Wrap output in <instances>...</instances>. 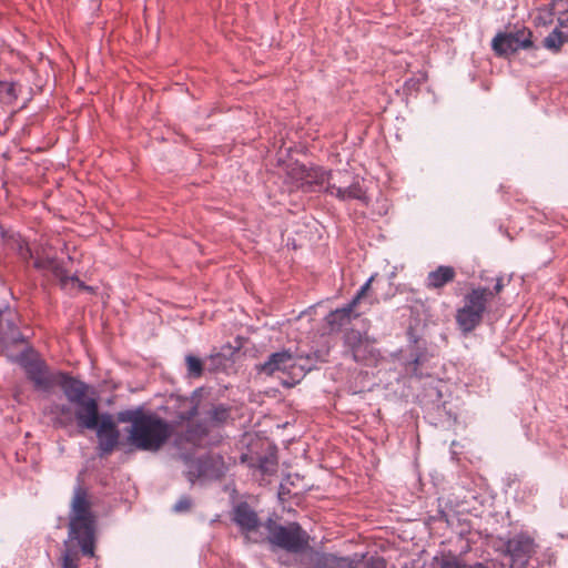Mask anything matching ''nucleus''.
<instances>
[{
  "label": "nucleus",
  "instance_id": "obj_6",
  "mask_svg": "<svg viewBox=\"0 0 568 568\" xmlns=\"http://www.w3.org/2000/svg\"><path fill=\"white\" fill-rule=\"evenodd\" d=\"M373 280V276L369 277L347 305L341 308H336L325 316V323L332 332L341 331L344 326L351 324L353 320L361 316V312L357 311V306L367 295Z\"/></svg>",
  "mask_w": 568,
  "mask_h": 568
},
{
  "label": "nucleus",
  "instance_id": "obj_18",
  "mask_svg": "<svg viewBox=\"0 0 568 568\" xmlns=\"http://www.w3.org/2000/svg\"><path fill=\"white\" fill-rule=\"evenodd\" d=\"M312 561L315 568H355L359 560L348 557H337L332 554H313Z\"/></svg>",
  "mask_w": 568,
  "mask_h": 568
},
{
  "label": "nucleus",
  "instance_id": "obj_33",
  "mask_svg": "<svg viewBox=\"0 0 568 568\" xmlns=\"http://www.w3.org/2000/svg\"><path fill=\"white\" fill-rule=\"evenodd\" d=\"M504 278L503 277H497L496 278V284L494 286V290L491 291L493 292V297L495 295H498L503 290H504Z\"/></svg>",
  "mask_w": 568,
  "mask_h": 568
},
{
  "label": "nucleus",
  "instance_id": "obj_11",
  "mask_svg": "<svg viewBox=\"0 0 568 568\" xmlns=\"http://www.w3.org/2000/svg\"><path fill=\"white\" fill-rule=\"evenodd\" d=\"M491 45L498 55L528 49L532 45L531 32L527 29H520L516 32L499 33L493 39Z\"/></svg>",
  "mask_w": 568,
  "mask_h": 568
},
{
  "label": "nucleus",
  "instance_id": "obj_17",
  "mask_svg": "<svg viewBox=\"0 0 568 568\" xmlns=\"http://www.w3.org/2000/svg\"><path fill=\"white\" fill-rule=\"evenodd\" d=\"M326 191L341 201L358 200L364 202L367 200L366 191L363 189L358 181H354L348 186H342L337 185L334 179L332 182H328Z\"/></svg>",
  "mask_w": 568,
  "mask_h": 568
},
{
  "label": "nucleus",
  "instance_id": "obj_27",
  "mask_svg": "<svg viewBox=\"0 0 568 568\" xmlns=\"http://www.w3.org/2000/svg\"><path fill=\"white\" fill-rule=\"evenodd\" d=\"M187 374L191 377H200L203 374V363L202 361L193 355H187L185 357Z\"/></svg>",
  "mask_w": 568,
  "mask_h": 568
},
{
  "label": "nucleus",
  "instance_id": "obj_2",
  "mask_svg": "<svg viewBox=\"0 0 568 568\" xmlns=\"http://www.w3.org/2000/svg\"><path fill=\"white\" fill-rule=\"evenodd\" d=\"M97 541V518L91 496L81 484L74 487L70 503L68 539L61 568H79V552L93 557Z\"/></svg>",
  "mask_w": 568,
  "mask_h": 568
},
{
  "label": "nucleus",
  "instance_id": "obj_26",
  "mask_svg": "<svg viewBox=\"0 0 568 568\" xmlns=\"http://www.w3.org/2000/svg\"><path fill=\"white\" fill-rule=\"evenodd\" d=\"M366 338L367 336L363 335L361 332L349 329L344 335V344L352 352Z\"/></svg>",
  "mask_w": 568,
  "mask_h": 568
},
{
  "label": "nucleus",
  "instance_id": "obj_23",
  "mask_svg": "<svg viewBox=\"0 0 568 568\" xmlns=\"http://www.w3.org/2000/svg\"><path fill=\"white\" fill-rule=\"evenodd\" d=\"M567 41L568 37L558 28H556L544 39V47L554 52H558Z\"/></svg>",
  "mask_w": 568,
  "mask_h": 568
},
{
  "label": "nucleus",
  "instance_id": "obj_15",
  "mask_svg": "<svg viewBox=\"0 0 568 568\" xmlns=\"http://www.w3.org/2000/svg\"><path fill=\"white\" fill-rule=\"evenodd\" d=\"M493 300V292L486 287L471 288L464 296L463 306L471 312H477L479 316H484L487 305Z\"/></svg>",
  "mask_w": 568,
  "mask_h": 568
},
{
  "label": "nucleus",
  "instance_id": "obj_7",
  "mask_svg": "<svg viewBox=\"0 0 568 568\" xmlns=\"http://www.w3.org/2000/svg\"><path fill=\"white\" fill-rule=\"evenodd\" d=\"M537 549L538 545L528 532H519L505 542L504 555L510 558L513 567L527 568Z\"/></svg>",
  "mask_w": 568,
  "mask_h": 568
},
{
  "label": "nucleus",
  "instance_id": "obj_25",
  "mask_svg": "<svg viewBox=\"0 0 568 568\" xmlns=\"http://www.w3.org/2000/svg\"><path fill=\"white\" fill-rule=\"evenodd\" d=\"M205 463H199L197 459L190 462L187 467V478L193 484L196 479L205 478Z\"/></svg>",
  "mask_w": 568,
  "mask_h": 568
},
{
  "label": "nucleus",
  "instance_id": "obj_22",
  "mask_svg": "<svg viewBox=\"0 0 568 568\" xmlns=\"http://www.w3.org/2000/svg\"><path fill=\"white\" fill-rule=\"evenodd\" d=\"M355 362L369 364L377 359L378 352L374 347V342L368 337L364 339L359 346H356L354 351L351 352Z\"/></svg>",
  "mask_w": 568,
  "mask_h": 568
},
{
  "label": "nucleus",
  "instance_id": "obj_19",
  "mask_svg": "<svg viewBox=\"0 0 568 568\" xmlns=\"http://www.w3.org/2000/svg\"><path fill=\"white\" fill-rule=\"evenodd\" d=\"M456 277V271L452 266L440 265L428 273L425 286L428 290H440Z\"/></svg>",
  "mask_w": 568,
  "mask_h": 568
},
{
  "label": "nucleus",
  "instance_id": "obj_30",
  "mask_svg": "<svg viewBox=\"0 0 568 568\" xmlns=\"http://www.w3.org/2000/svg\"><path fill=\"white\" fill-rule=\"evenodd\" d=\"M192 508V499L187 496H182L173 506L175 513H186Z\"/></svg>",
  "mask_w": 568,
  "mask_h": 568
},
{
  "label": "nucleus",
  "instance_id": "obj_29",
  "mask_svg": "<svg viewBox=\"0 0 568 568\" xmlns=\"http://www.w3.org/2000/svg\"><path fill=\"white\" fill-rule=\"evenodd\" d=\"M229 409L222 405L215 406L210 410L211 419L215 423H223L227 419Z\"/></svg>",
  "mask_w": 568,
  "mask_h": 568
},
{
  "label": "nucleus",
  "instance_id": "obj_14",
  "mask_svg": "<svg viewBox=\"0 0 568 568\" xmlns=\"http://www.w3.org/2000/svg\"><path fill=\"white\" fill-rule=\"evenodd\" d=\"M233 520L237 526H240L247 540L253 542H257L260 540L252 536V534L256 532L257 528L261 526L257 514L246 503H241L234 508Z\"/></svg>",
  "mask_w": 568,
  "mask_h": 568
},
{
  "label": "nucleus",
  "instance_id": "obj_32",
  "mask_svg": "<svg viewBox=\"0 0 568 568\" xmlns=\"http://www.w3.org/2000/svg\"><path fill=\"white\" fill-rule=\"evenodd\" d=\"M363 568H386V561L381 557H371L366 560Z\"/></svg>",
  "mask_w": 568,
  "mask_h": 568
},
{
  "label": "nucleus",
  "instance_id": "obj_3",
  "mask_svg": "<svg viewBox=\"0 0 568 568\" xmlns=\"http://www.w3.org/2000/svg\"><path fill=\"white\" fill-rule=\"evenodd\" d=\"M57 386L62 389L68 402L75 406V417L79 427L95 426L99 404L97 398L88 396L89 386L62 372L59 373Z\"/></svg>",
  "mask_w": 568,
  "mask_h": 568
},
{
  "label": "nucleus",
  "instance_id": "obj_24",
  "mask_svg": "<svg viewBox=\"0 0 568 568\" xmlns=\"http://www.w3.org/2000/svg\"><path fill=\"white\" fill-rule=\"evenodd\" d=\"M199 463H205V478H219L222 470L217 467L220 460L213 457L199 458Z\"/></svg>",
  "mask_w": 568,
  "mask_h": 568
},
{
  "label": "nucleus",
  "instance_id": "obj_31",
  "mask_svg": "<svg viewBox=\"0 0 568 568\" xmlns=\"http://www.w3.org/2000/svg\"><path fill=\"white\" fill-rule=\"evenodd\" d=\"M277 463L273 458H265L260 464V469L265 474H273L276 471Z\"/></svg>",
  "mask_w": 568,
  "mask_h": 568
},
{
  "label": "nucleus",
  "instance_id": "obj_9",
  "mask_svg": "<svg viewBox=\"0 0 568 568\" xmlns=\"http://www.w3.org/2000/svg\"><path fill=\"white\" fill-rule=\"evenodd\" d=\"M290 178L295 182L297 189L311 192L314 186L327 184L334 180V174L322 168H306L302 164H294L290 172Z\"/></svg>",
  "mask_w": 568,
  "mask_h": 568
},
{
  "label": "nucleus",
  "instance_id": "obj_16",
  "mask_svg": "<svg viewBox=\"0 0 568 568\" xmlns=\"http://www.w3.org/2000/svg\"><path fill=\"white\" fill-rule=\"evenodd\" d=\"M493 300V292L486 287L471 288L464 296L463 306L471 312H477L479 316H484L487 305Z\"/></svg>",
  "mask_w": 568,
  "mask_h": 568
},
{
  "label": "nucleus",
  "instance_id": "obj_12",
  "mask_svg": "<svg viewBox=\"0 0 568 568\" xmlns=\"http://www.w3.org/2000/svg\"><path fill=\"white\" fill-rule=\"evenodd\" d=\"M18 315L11 310H0V344L3 349L11 345H24L26 338L17 325Z\"/></svg>",
  "mask_w": 568,
  "mask_h": 568
},
{
  "label": "nucleus",
  "instance_id": "obj_21",
  "mask_svg": "<svg viewBox=\"0 0 568 568\" xmlns=\"http://www.w3.org/2000/svg\"><path fill=\"white\" fill-rule=\"evenodd\" d=\"M455 318L458 328L464 335L471 333L483 321V317L477 312H471L464 306L457 310Z\"/></svg>",
  "mask_w": 568,
  "mask_h": 568
},
{
  "label": "nucleus",
  "instance_id": "obj_10",
  "mask_svg": "<svg viewBox=\"0 0 568 568\" xmlns=\"http://www.w3.org/2000/svg\"><path fill=\"white\" fill-rule=\"evenodd\" d=\"M260 371L266 375H273L275 372H288L294 377H303L311 366L297 363V359L287 352L272 354L268 359L261 365Z\"/></svg>",
  "mask_w": 568,
  "mask_h": 568
},
{
  "label": "nucleus",
  "instance_id": "obj_1",
  "mask_svg": "<svg viewBox=\"0 0 568 568\" xmlns=\"http://www.w3.org/2000/svg\"><path fill=\"white\" fill-rule=\"evenodd\" d=\"M176 414V420L168 422L152 410L143 407L128 409L118 414V419L130 424L125 428L126 443L134 449L158 453L175 435V446L182 448L185 444L197 445L206 429L193 423L197 414V406L191 399H184Z\"/></svg>",
  "mask_w": 568,
  "mask_h": 568
},
{
  "label": "nucleus",
  "instance_id": "obj_34",
  "mask_svg": "<svg viewBox=\"0 0 568 568\" xmlns=\"http://www.w3.org/2000/svg\"><path fill=\"white\" fill-rule=\"evenodd\" d=\"M338 175H342V178H346V176H348V174H347V173H342V172H338Z\"/></svg>",
  "mask_w": 568,
  "mask_h": 568
},
{
  "label": "nucleus",
  "instance_id": "obj_13",
  "mask_svg": "<svg viewBox=\"0 0 568 568\" xmlns=\"http://www.w3.org/2000/svg\"><path fill=\"white\" fill-rule=\"evenodd\" d=\"M34 267L40 271L51 273L57 277L63 288L79 287L81 290H89L78 277L68 275L62 264L54 257H40L38 256L33 263Z\"/></svg>",
  "mask_w": 568,
  "mask_h": 568
},
{
  "label": "nucleus",
  "instance_id": "obj_28",
  "mask_svg": "<svg viewBox=\"0 0 568 568\" xmlns=\"http://www.w3.org/2000/svg\"><path fill=\"white\" fill-rule=\"evenodd\" d=\"M439 568H466V564L457 556L449 552L440 557Z\"/></svg>",
  "mask_w": 568,
  "mask_h": 568
},
{
  "label": "nucleus",
  "instance_id": "obj_20",
  "mask_svg": "<svg viewBox=\"0 0 568 568\" xmlns=\"http://www.w3.org/2000/svg\"><path fill=\"white\" fill-rule=\"evenodd\" d=\"M48 414L51 416L52 423L55 427H68L77 420L75 409L73 410L71 404L54 403L49 406Z\"/></svg>",
  "mask_w": 568,
  "mask_h": 568
},
{
  "label": "nucleus",
  "instance_id": "obj_4",
  "mask_svg": "<svg viewBox=\"0 0 568 568\" xmlns=\"http://www.w3.org/2000/svg\"><path fill=\"white\" fill-rule=\"evenodd\" d=\"M17 362L36 390L49 394L57 387L60 372L52 371L39 355L28 351L27 346L17 355Z\"/></svg>",
  "mask_w": 568,
  "mask_h": 568
},
{
  "label": "nucleus",
  "instance_id": "obj_8",
  "mask_svg": "<svg viewBox=\"0 0 568 568\" xmlns=\"http://www.w3.org/2000/svg\"><path fill=\"white\" fill-rule=\"evenodd\" d=\"M84 429H94L98 437V448L101 456L110 455L120 444V432L112 416L99 414L97 408L95 426L83 427Z\"/></svg>",
  "mask_w": 568,
  "mask_h": 568
},
{
  "label": "nucleus",
  "instance_id": "obj_5",
  "mask_svg": "<svg viewBox=\"0 0 568 568\" xmlns=\"http://www.w3.org/2000/svg\"><path fill=\"white\" fill-rule=\"evenodd\" d=\"M265 527L268 531V541L290 552H301L308 546V535L296 523L281 526L268 519Z\"/></svg>",
  "mask_w": 568,
  "mask_h": 568
}]
</instances>
